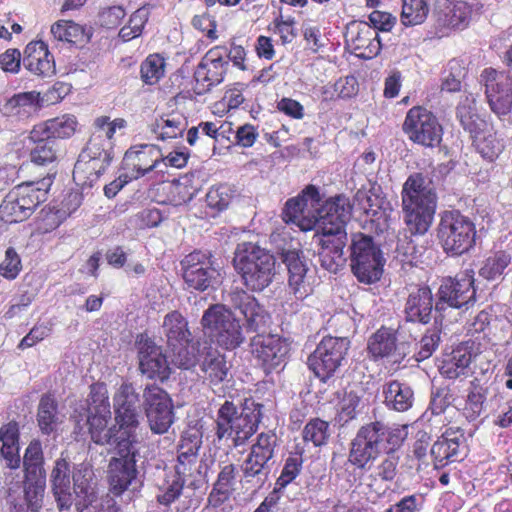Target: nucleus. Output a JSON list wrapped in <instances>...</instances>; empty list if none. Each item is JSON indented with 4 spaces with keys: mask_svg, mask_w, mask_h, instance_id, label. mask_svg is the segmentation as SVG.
<instances>
[{
    "mask_svg": "<svg viewBox=\"0 0 512 512\" xmlns=\"http://www.w3.org/2000/svg\"><path fill=\"white\" fill-rule=\"evenodd\" d=\"M238 470L236 465L227 464L221 467L212 490L208 495V503L213 507H219L227 502L236 490V477Z\"/></svg>",
    "mask_w": 512,
    "mask_h": 512,
    "instance_id": "72a5a7b5",
    "label": "nucleus"
},
{
    "mask_svg": "<svg viewBox=\"0 0 512 512\" xmlns=\"http://www.w3.org/2000/svg\"><path fill=\"white\" fill-rule=\"evenodd\" d=\"M511 263V255L506 251H497L489 256L479 270V275L487 280L499 278Z\"/></svg>",
    "mask_w": 512,
    "mask_h": 512,
    "instance_id": "4d7b16f0",
    "label": "nucleus"
},
{
    "mask_svg": "<svg viewBox=\"0 0 512 512\" xmlns=\"http://www.w3.org/2000/svg\"><path fill=\"white\" fill-rule=\"evenodd\" d=\"M362 408V397L354 391L346 392L340 401V408L337 413L338 422L345 425L356 419Z\"/></svg>",
    "mask_w": 512,
    "mask_h": 512,
    "instance_id": "13d9d810",
    "label": "nucleus"
},
{
    "mask_svg": "<svg viewBox=\"0 0 512 512\" xmlns=\"http://www.w3.org/2000/svg\"><path fill=\"white\" fill-rule=\"evenodd\" d=\"M138 428L139 425L131 423H115L110 427L111 443L114 444L115 453L138 452L136 449Z\"/></svg>",
    "mask_w": 512,
    "mask_h": 512,
    "instance_id": "a18cd8bd",
    "label": "nucleus"
},
{
    "mask_svg": "<svg viewBox=\"0 0 512 512\" xmlns=\"http://www.w3.org/2000/svg\"><path fill=\"white\" fill-rule=\"evenodd\" d=\"M162 150L153 144L136 145L129 148L122 159L121 168L128 174V178L137 180L149 172L157 170L164 173L161 168Z\"/></svg>",
    "mask_w": 512,
    "mask_h": 512,
    "instance_id": "f3484780",
    "label": "nucleus"
},
{
    "mask_svg": "<svg viewBox=\"0 0 512 512\" xmlns=\"http://www.w3.org/2000/svg\"><path fill=\"white\" fill-rule=\"evenodd\" d=\"M232 132V123L215 120V121H201L197 126H193L187 131V143L190 146H195L197 141L202 136H207L214 141V149L216 144L222 140H228Z\"/></svg>",
    "mask_w": 512,
    "mask_h": 512,
    "instance_id": "c9c22d12",
    "label": "nucleus"
},
{
    "mask_svg": "<svg viewBox=\"0 0 512 512\" xmlns=\"http://www.w3.org/2000/svg\"><path fill=\"white\" fill-rule=\"evenodd\" d=\"M51 179L25 182L13 187L0 204V219L8 224L27 220L47 200Z\"/></svg>",
    "mask_w": 512,
    "mask_h": 512,
    "instance_id": "0eeeda50",
    "label": "nucleus"
},
{
    "mask_svg": "<svg viewBox=\"0 0 512 512\" xmlns=\"http://www.w3.org/2000/svg\"><path fill=\"white\" fill-rule=\"evenodd\" d=\"M143 407L151 431L166 433L174 422V405L170 395L161 387L151 384L143 391Z\"/></svg>",
    "mask_w": 512,
    "mask_h": 512,
    "instance_id": "ddd939ff",
    "label": "nucleus"
},
{
    "mask_svg": "<svg viewBox=\"0 0 512 512\" xmlns=\"http://www.w3.org/2000/svg\"><path fill=\"white\" fill-rule=\"evenodd\" d=\"M330 437V424L318 417L310 419L302 431L305 443H312L315 447L327 444Z\"/></svg>",
    "mask_w": 512,
    "mask_h": 512,
    "instance_id": "5fc2aeb1",
    "label": "nucleus"
},
{
    "mask_svg": "<svg viewBox=\"0 0 512 512\" xmlns=\"http://www.w3.org/2000/svg\"><path fill=\"white\" fill-rule=\"evenodd\" d=\"M302 252L288 250L283 253V262L288 270V285L297 299H304L311 293L306 281L307 267L301 256Z\"/></svg>",
    "mask_w": 512,
    "mask_h": 512,
    "instance_id": "c756f323",
    "label": "nucleus"
},
{
    "mask_svg": "<svg viewBox=\"0 0 512 512\" xmlns=\"http://www.w3.org/2000/svg\"><path fill=\"white\" fill-rule=\"evenodd\" d=\"M345 37L356 56L361 59H373L381 51L382 44L378 32L367 22L350 23Z\"/></svg>",
    "mask_w": 512,
    "mask_h": 512,
    "instance_id": "4be33fe9",
    "label": "nucleus"
},
{
    "mask_svg": "<svg viewBox=\"0 0 512 512\" xmlns=\"http://www.w3.org/2000/svg\"><path fill=\"white\" fill-rule=\"evenodd\" d=\"M275 257L257 243L241 242L236 246L233 266L243 285L252 292L263 291L275 275Z\"/></svg>",
    "mask_w": 512,
    "mask_h": 512,
    "instance_id": "20e7f679",
    "label": "nucleus"
},
{
    "mask_svg": "<svg viewBox=\"0 0 512 512\" xmlns=\"http://www.w3.org/2000/svg\"><path fill=\"white\" fill-rule=\"evenodd\" d=\"M230 302L244 316L250 331H258L266 326L270 316L254 296L242 289L236 290L230 293Z\"/></svg>",
    "mask_w": 512,
    "mask_h": 512,
    "instance_id": "bb28decb",
    "label": "nucleus"
},
{
    "mask_svg": "<svg viewBox=\"0 0 512 512\" xmlns=\"http://www.w3.org/2000/svg\"><path fill=\"white\" fill-rule=\"evenodd\" d=\"M436 236L439 245L448 256H461L470 252L476 245V224L460 210H445L440 214Z\"/></svg>",
    "mask_w": 512,
    "mask_h": 512,
    "instance_id": "423d86ee",
    "label": "nucleus"
},
{
    "mask_svg": "<svg viewBox=\"0 0 512 512\" xmlns=\"http://www.w3.org/2000/svg\"><path fill=\"white\" fill-rule=\"evenodd\" d=\"M46 485V476L33 478L24 476V497L27 507L31 511H38L42 507V501Z\"/></svg>",
    "mask_w": 512,
    "mask_h": 512,
    "instance_id": "6e6d98bb",
    "label": "nucleus"
},
{
    "mask_svg": "<svg viewBox=\"0 0 512 512\" xmlns=\"http://www.w3.org/2000/svg\"><path fill=\"white\" fill-rule=\"evenodd\" d=\"M36 420L43 434L50 435L56 430L59 423V409L57 399L53 393L47 392L41 396Z\"/></svg>",
    "mask_w": 512,
    "mask_h": 512,
    "instance_id": "79ce46f5",
    "label": "nucleus"
},
{
    "mask_svg": "<svg viewBox=\"0 0 512 512\" xmlns=\"http://www.w3.org/2000/svg\"><path fill=\"white\" fill-rule=\"evenodd\" d=\"M228 71L227 49L215 46L202 57L194 72L195 91L202 95L223 82Z\"/></svg>",
    "mask_w": 512,
    "mask_h": 512,
    "instance_id": "2eb2a0df",
    "label": "nucleus"
},
{
    "mask_svg": "<svg viewBox=\"0 0 512 512\" xmlns=\"http://www.w3.org/2000/svg\"><path fill=\"white\" fill-rule=\"evenodd\" d=\"M429 13V5L426 0H402L401 22L404 26L422 24Z\"/></svg>",
    "mask_w": 512,
    "mask_h": 512,
    "instance_id": "864d4df0",
    "label": "nucleus"
},
{
    "mask_svg": "<svg viewBox=\"0 0 512 512\" xmlns=\"http://www.w3.org/2000/svg\"><path fill=\"white\" fill-rule=\"evenodd\" d=\"M471 14L472 8L467 2H455L450 11L445 15L447 27L451 29L465 28L469 23Z\"/></svg>",
    "mask_w": 512,
    "mask_h": 512,
    "instance_id": "69168bd1",
    "label": "nucleus"
},
{
    "mask_svg": "<svg viewBox=\"0 0 512 512\" xmlns=\"http://www.w3.org/2000/svg\"><path fill=\"white\" fill-rule=\"evenodd\" d=\"M148 21V14L145 10H136L129 18L128 24L122 27L119 31V37L128 42L132 39L139 37L145 24Z\"/></svg>",
    "mask_w": 512,
    "mask_h": 512,
    "instance_id": "774afa93",
    "label": "nucleus"
},
{
    "mask_svg": "<svg viewBox=\"0 0 512 512\" xmlns=\"http://www.w3.org/2000/svg\"><path fill=\"white\" fill-rule=\"evenodd\" d=\"M402 130L410 141L424 147L435 148L442 141V125L436 115L423 106L408 110Z\"/></svg>",
    "mask_w": 512,
    "mask_h": 512,
    "instance_id": "9b49d317",
    "label": "nucleus"
},
{
    "mask_svg": "<svg viewBox=\"0 0 512 512\" xmlns=\"http://www.w3.org/2000/svg\"><path fill=\"white\" fill-rule=\"evenodd\" d=\"M301 206L298 196L289 198L282 210V219L287 224L297 225L302 231L313 230L317 225V218L312 213L305 212Z\"/></svg>",
    "mask_w": 512,
    "mask_h": 512,
    "instance_id": "c03bdc74",
    "label": "nucleus"
},
{
    "mask_svg": "<svg viewBox=\"0 0 512 512\" xmlns=\"http://www.w3.org/2000/svg\"><path fill=\"white\" fill-rule=\"evenodd\" d=\"M114 410L137 411L139 395L131 383H123L114 395Z\"/></svg>",
    "mask_w": 512,
    "mask_h": 512,
    "instance_id": "338daca9",
    "label": "nucleus"
},
{
    "mask_svg": "<svg viewBox=\"0 0 512 512\" xmlns=\"http://www.w3.org/2000/svg\"><path fill=\"white\" fill-rule=\"evenodd\" d=\"M384 403L390 409L398 412L407 411L414 401L413 390L398 380L387 382L383 386Z\"/></svg>",
    "mask_w": 512,
    "mask_h": 512,
    "instance_id": "a19ab883",
    "label": "nucleus"
},
{
    "mask_svg": "<svg viewBox=\"0 0 512 512\" xmlns=\"http://www.w3.org/2000/svg\"><path fill=\"white\" fill-rule=\"evenodd\" d=\"M72 479L73 490L77 496L85 499L93 493L92 484L94 473L90 467L85 464H80L74 469Z\"/></svg>",
    "mask_w": 512,
    "mask_h": 512,
    "instance_id": "052dcab7",
    "label": "nucleus"
},
{
    "mask_svg": "<svg viewBox=\"0 0 512 512\" xmlns=\"http://www.w3.org/2000/svg\"><path fill=\"white\" fill-rule=\"evenodd\" d=\"M434 310V297L428 285H415L408 291L404 304L406 322L427 325L431 322Z\"/></svg>",
    "mask_w": 512,
    "mask_h": 512,
    "instance_id": "412c9836",
    "label": "nucleus"
},
{
    "mask_svg": "<svg viewBox=\"0 0 512 512\" xmlns=\"http://www.w3.org/2000/svg\"><path fill=\"white\" fill-rule=\"evenodd\" d=\"M77 127L76 117L73 115H62L49 119L46 122L33 127V136L38 137L37 133H43L52 140L65 139L71 137Z\"/></svg>",
    "mask_w": 512,
    "mask_h": 512,
    "instance_id": "ea45409f",
    "label": "nucleus"
},
{
    "mask_svg": "<svg viewBox=\"0 0 512 512\" xmlns=\"http://www.w3.org/2000/svg\"><path fill=\"white\" fill-rule=\"evenodd\" d=\"M202 446V435L198 431H185L178 444L175 471L192 477L197 470L198 453Z\"/></svg>",
    "mask_w": 512,
    "mask_h": 512,
    "instance_id": "cd10ccee",
    "label": "nucleus"
},
{
    "mask_svg": "<svg viewBox=\"0 0 512 512\" xmlns=\"http://www.w3.org/2000/svg\"><path fill=\"white\" fill-rule=\"evenodd\" d=\"M261 419V404L246 403L238 413L236 405L226 400L217 413L216 436L218 439L232 438L234 446H241L256 433Z\"/></svg>",
    "mask_w": 512,
    "mask_h": 512,
    "instance_id": "39448f33",
    "label": "nucleus"
},
{
    "mask_svg": "<svg viewBox=\"0 0 512 512\" xmlns=\"http://www.w3.org/2000/svg\"><path fill=\"white\" fill-rule=\"evenodd\" d=\"M474 271L466 269L455 276L444 277L438 289L439 302L447 303L452 308H468L476 302Z\"/></svg>",
    "mask_w": 512,
    "mask_h": 512,
    "instance_id": "4468645a",
    "label": "nucleus"
},
{
    "mask_svg": "<svg viewBox=\"0 0 512 512\" xmlns=\"http://www.w3.org/2000/svg\"><path fill=\"white\" fill-rule=\"evenodd\" d=\"M138 452L115 453L107 467L109 491L115 496H121L136 480L138 470L136 456Z\"/></svg>",
    "mask_w": 512,
    "mask_h": 512,
    "instance_id": "aec40b11",
    "label": "nucleus"
},
{
    "mask_svg": "<svg viewBox=\"0 0 512 512\" xmlns=\"http://www.w3.org/2000/svg\"><path fill=\"white\" fill-rule=\"evenodd\" d=\"M385 259L371 236L357 233L350 245L351 271L360 283L372 284L380 280Z\"/></svg>",
    "mask_w": 512,
    "mask_h": 512,
    "instance_id": "1a4fd4ad",
    "label": "nucleus"
},
{
    "mask_svg": "<svg viewBox=\"0 0 512 512\" xmlns=\"http://www.w3.org/2000/svg\"><path fill=\"white\" fill-rule=\"evenodd\" d=\"M488 388L479 378L470 381L467 396L463 407V414L469 421L479 418L484 411Z\"/></svg>",
    "mask_w": 512,
    "mask_h": 512,
    "instance_id": "37998d69",
    "label": "nucleus"
},
{
    "mask_svg": "<svg viewBox=\"0 0 512 512\" xmlns=\"http://www.w3.org/2000/svg\"><path fill=\"white\" fill-rule=\"evenodd\" d=\"M201 325L205 335L224 350H235L245 341L240 320L223 304L209 306L203 313Z\"/></svg>",
    "mask_w": 512,
    "mask_h": 512,
    "instance_id": "6e6552de",
    "label": "nucleus"
},
{
    "mask_svg": "<svg viewBox=\"0 0 512 512\" xmlns=\"http://www.w3.org/2000/svg\"><path fill=\"white\" fill-rule=\"evenodd\" d=\"M37 134L38 137H34L32 129L29 135L30 141L34 143V147L30 151V160L36 165L45 166L54 162L57 158L55 141L43 133Z\"/></svg>",
    "mask_w": 512,
    "mask_h": 512,
    "instance_id": "09e8293b",
    "label": "nucleus"
},
{
    "mask_svg": "<svg viewBox=\"0 0 512 512\" xmlns=\"http://www.w3.org/2000/svg\"><path fill=\"white\" fill-rule=\"evenodd\" d=\"M349 348L348 338L325 336L309 355L307 365L320 381L326 382L340 368Z\"/></svg>",
    "mask_w": 512,
    "mask_h": 512,
    "instance_id": "9d476101",
    "label": "nucleus"
},
{
    "mask_svg": "<svg viewBox=\"0 0 512 512\" xmlns=\"http://www.w3.org/2000/svg\"><path fill=\"white\" fill-rule=\"evenodd\" d=\"M352 206L345 195L329 198L322 205L320 224L323 238L319 259L321 266L336 272L345 261L344 248L347 242L345 226L350 219Z\"/></svg>",
    "mask_w": 512,
    "mask_h": 512,
    "instance_id": "f257e3e1",
    "label": "nucleus"
},
{
    "mask_svg": "<svg viewBox=\"0 0 512 512\" xmlns=\"http://www.w3.org/2000/svg\"><path fill=\"white\" fill-rule=\"evenodd\" d=\"M186 127V118L180 113L173 112L157 119L153 131L159 139L165 141L182 136Z\"/></svg>",
    "mask_w": 512,
    "mask_h": 512,
    "instance_id": "de8ad7c7",
    "label": "nucleus"
},
{
    "mask_svg": "<svg viewBox=\"0 0 512 512\" xmlns=\"http://www.w3.org/2000/svg\"><path fill=\"white\" fill-rule=\"evenodd\" d=\"M187 478L173 469H164L162 478L156 482L157 503L169 507L177 501L183 493Z\"/></svg>",
    "mask_w": 512,
    "mask_h": 512,
    "instance_id": "2f4dec72",
    "label": "nucleus"
},
{
    "mask_svg": "<svg viewBox=\"0 0 512 512\" xmlns=\"http://www.w3.org/2000/svg\"><path fill=\"white\" fill-rule=\"evenodd\" d=\"M232 199V190L229 186L223 184L211 187L205 196L207 206L212 209L214 213L226 210Z\"/></svg>",
    "mask_w": 512,
    "mask_h": 512,
    "instance_id": "680f3d73",
    "label": "nucleus"
},
{
    "mask_svg": "<svg viewBox=\"0 0 512 512\" xmlns=\"http://www.w3.org/2000/svg\"><path fill=\"white\" fill-rule=\"evenodd\" d=\"M473 347L474 343L472 341H463L455 346L451 352L443 354L439 365L440 374L449 380L468 376L470 365L475 357Z\"/></svg>",
    "mask_w": 512,
    "mask_h": 512,
    "instance_id": "b1692460",
    "label": "nucleus"
},
{
    "mask_svg": "<svg viewBox=\"0 0 512 512\" xmlns=\"http://www.w3.org/2000/svg\"><path fill=\"white\" fill-rule=\"evenodd\" d=\"M89 412H102L108 415L111 412L108 390L103 382H96L90 385Z\"/></svg>",
    "mask_w": 512,
    "mask_h": 512,
    "instance_id": "0e129e2a",
    "label": "nucleus"
},
{
    "mask_svg": "<svg viewBox=\"0 0 512 512\" xmlns=\"http://www.w3.org/2000/svg\"><path fill=\"white\" fill-rule=\"evenodd\" d=\"M163 330L168 347H179L183 343H192L188 321L178 310H173L165 315Z\"/></svg>",
    "mask_w": 512,
    "mask_h": 512,
    "instance_id": "e433bc0d",
    "label": "nucleus"
},
{
    "mask_svg": "<svg viewBox=\"0 0 512 512\" xmlns=\"http://www.w3.org/2000/svg\"><path fill=\"white\" fill-rule=\"evenodd\" d=\"M183 279L191 289L203 292L207 290L217 274L209 252L194 250L181 261Z\"/></svg>",
    "mask_w": 512,
    "mask_h": 512,
    "instance_id": "a211bd4d",
    "label": "nucleus"
},
{
    "mask_svg": "<svg viewBox=\"0 0 512 512\" xmlns=\"http://www.w3.org/2000/svg\"><path fill=\"white\" fill-rule=\"evenodd\" d=\"M40 92L28 91L14 94L1 107L7 117L27 118L32 110L40 107Z\"/></svg>",
    "mask_w": 512,
    "mask_h": 512,
    "instance_id": "58836bf2",
    "label": "nucleus"
},
{
    "mask_svg": "<svg viewBox=\"0 0 512 512\" xmlns=\"http://www.w3.org/2000/svg\"><path fill=\"white\" fill-rule=\"evenodd\" d=\"M397 330L382 325L368 339L367 352L371 359L392 357L397 350Z\"/></svg>",
    "mask_w": 512,
    "mask_h": 512,
    "instance_id": "473e14b6",
    "label": "nucleus"
},
{
    "mask_svg": "<svg viewBox=\"0 0 512 512\" xmlns=\"http://www.w3.org/2000/svg\"><path fill=\"white\" fill-rule=\"evenodd\" d=\"M0 456L12 470L20 467V425L11 420L0 427Z\"/></svg>",
    "mask_w": 512,
    "mask_h": 512,
    "instance_id": "7c9ffc66",
    "label": "nucleus"
},
{
    "mask_svg": "<svg viewBox=\"0 0 512 512\" xmlns=\"http://www.w3.org/2000/svg\"><path fill=\"white\" fill-rule=\"evenodd\" d=\"M23 65L30 73L50 77L56 73L54 56L42 40L29 42L24 49Z\"/></svg>",
    "mask_w": 512,
    "mask_h": 512,
    "instance_id": "a878e982",
    "label": "nucleus"
},
{
    "mask_svg": "<svg viewBox=\"0 0 512 512\" xmlns=\"http://www.w3.org/2000/svg\"><path fill=\"white\" fill-rule=\"evenodd\" d=\"M111 419V412H89L87 424L91 439L94 443L105 445L111 443L110 428L107 429L108 421Z\"/></svg>",
    "mask_w": 512,
    "mask_h": 512,
    "instance_id": "603ef678",
    "label": "nucleus"
},
{
    "mask_svg": "<svg viewBox=\"0 0 512 512\" xmlns=\"http://www.w3.org/2000/svg\"><path fill=\"white\" fill-rule=\"evenodd\" d=\"M202 378L210 386H217L227 380L232 363L227 356L214 347H205L198 360Z\"/></svg>",
    "mask_w": 512,
    "mask_h": 512,
    "instance_id": "393cba45",
    "label": "nucleus"
},
{
    "mask_svg": "<svg viewBox=\"0 0 512 512\" xmlns=\"http://www.w3.org/2000/svg\"><path fill=\"white\" fill-rule=\"evenodd\" d=\"M464 434L460 430L448 428L432 445L431 456L435 469H441L459 460L460 447Z\"/></svg>",
    "mask_w": 512,
    "mask_h": 512,
    "instance_id": "c85d7f7f",
    "label": "nucleus"
},
{
    "mask_svg": "<svg viewBox=\"0 0 512 512\" xmlns=\"http://www.w3.org/2000/svg\"><path fill=\"white\" fill-rule=\"evenodd\" d=\"M104 170L105 165L100 158L81 154L73 168V181L82 189L92 187Z\"/></svg>",
    "mask_w": 512,
    "mask_h": 512,
    "instance_id": "f704fd0d",
    "label": "nucleus"
},
{
    "mask_svg": "<svg viewBox=\"0 0 512 512\" xmlns=\"http://www.w3.org/2000/svg\"><path fill=\"white\" fill-rule=\"evenodd\" d=\"M301 201V207L306 212H310L317 218V224L321 220L322 211V197L320 195L318 187L313 184L307 185L298 195Z\"/></svg>",
    "mask_w": 512,
    "mask_h": 512,
    "instance_id": "e2e57ef3",
    "label": "nucleus"
},
{
    "mask_svg": "<svg viewBox=\"0 0 512 512\" xmlns=\"http://www.w3.org/2000/svg\"><path fill=\"white\" fill-rule=\"evenodd\" d=\"M167 58L161 53L149 54L140 64V79L145 85L153 86L165 77Z\"/></svg>",
    "mask_w": 512,
    "mask_h": 512,
    "instance_id": "49530a36",
    "label": "nucleus"
},
{
    "mask_svg": "<svg viewBox=\"0 0 512 512\" xmlns=\"http://www.w3.org/2000/svg\"><path fill=\"white\" fill-rule=\"evenodd\" d=\"M66 211L55 207L45 206L36 219V231L47 234L57 229L65 219Z\"/></svg>",
    "mask_w": 512,
    "mask_h": 512,
    "instance_id": "bf43d9fd",
    "label": "nucleus"
},
{
    "mask_svg": "<svg viewBox=\"0 0 512 512\" xmlns=\"http://www.w3.org/2000/svg\"><path fill=\"white\" fill-rule=\"evenodd\" d=\"M405 428L390 427L381 421L360 427L350 443L348 461L365 470L382 452H395L406 438Z\"/></svg>",
    "mask_w": 512,
    "mask_h": 512,
    "instance_id": "7ed1b4c3",
    "label": "nucleus"
},
{
    "mask_svg": "<svg viewBox=\"0 0 512 512\" xmlns=\"http://www.w3.org/2000/svg\"><path fill=\"white\" fill-rule=\"evenodd\" d=\"M250 352L256 364L268 375L286 363L290 343L278 334H256L250 340Z\"/></svg>",
    "mask_w": 512,
    "mask_h": 512,
    "instance_id": "f8f14e48",
    "label": "nucleus"
},
{
    "mask_svg": "<svg viewBox=\"0 0 512 512\" xmlns=\"http://www.w3.org/2000/svg\"><path fill=\"white\" fill-rule=\"evenodd\" d=\"M437 193L432 181L421 172L408 176L402 186L401 207L406 230L412 236L425 235L437 209Z\"/></svg>",
    "mask_w": 512,
    "mask_h": 512,
    "instance_id": "f03ea898",
    "label": "nucleus"
},
{
    "mask_svg": "<svg viewBox=\"0 0 512 512\" xmlns=\"http://www.w3.org/2000/svg\"><path fill=\"white\" fill-rule=\"evenodd\" d=\"M456 116L464 128L469 132L472 139H477L484 130L485 121L477 114L475 107L469 103H460L456 108Z\"/></svg>",
    "mask_w": 512,
    "mask_h": 512,
    "instance_id": "3c124183",
    "label": "nucleus"
},
{
    "mask_svg": "<svg viewBox=\"0 0 512 512\" xmlns=\"http://www.w3.org/2000/svg\"><path fill=\"white\" fill-rule=\"evenodd\" d=\"M277 446V435L274 431L258 434L256 442L251 446L250 453L243 463V474L246 478L262 473L268 462L274 457Z\"/></svg>",
    "mask_w": 512,
    "mask_h": 512,
    "instance_id": "5701e85b",
    "label": "nucleus"
},
{
    "mask_svg": "<svg viewBox=\"0 0 512 512\" xmlns=\"http://www.w3.org/2000/svg\"><path fill=\"white\" fill-rule=\"evenodd\" d=\"M23 467L26 477L46 476L42 444L39 440L30 441L25 449Z\"/></svg>",
    "mask_w": 512,
    "mask_h": 512,
    "instance_id": "8fccbe9b",
    "label": "nucleus"
},
{
    "mask_svg": "<svg viewBox=\"0 0 512 512\" xmlns=\"http://www.w3.org/2000/svg\"><path fill=\"white\" fill-rule=\"evenodd\" d=\"M50 33L55 41L75 47H82L89 41L85 27L73 20L56 21L51 25Z\"/></svg>",
    "mask_w": 512,
    "mask_h": 512,
    "instance_id": "4c0bfd02",
    "label": "nucleus"
},
{
    "mask_svg": "<svg viewBox=\"0 0 512 512\" xmlns=\"http://www.w3.org/2000/svg\"><path fill=\"white\" fill-rule=\"evenodd\" d=\"M490 109L497 116H506L512 111V79L505 72L486 68L481 74Z\"/></svg>",
    "mask_w": 512,
    "mask_h": 512,
    "instance_id": "dca6fc26",
    "label": "nucleus"
},
{
    "mask_svg": "<svg viewBox=\"0 0 512 512\" xmlns=\"http://www.w3.org/2000/svg\"><path fill=\"white\" fill-rule=\"evenodd\" d=\"M136 344L141 373L152 380L161 382L168 380L171 367L162 347L145 335H140Z\"/></svg>",
    "mask_w": 512,
    "mask_h": 512,
    "instance_id": "6ab92c4d",
    "label": "nucleus"
}]
</instances>
